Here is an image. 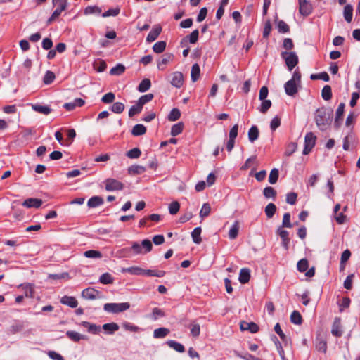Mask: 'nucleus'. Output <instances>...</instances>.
Here are the masks:
<instances>
[{
  "mask_svg": "<svg viewBox=\"0 0 360 360\" xmlns=\"http://www.w3.org/2000/svg\"><path fill=\"white\" fill-rule=\"evenodd\" d=\"M332 117V110L326 108L317 109L314 113V121L317 127L321 131L327 130L331 124Z\"/></svg>",
  "mask_w": 360,
  "mask_h": 360,
  "instance_id": "f257e3e1",
  "label": "nucleus"
},
{
  "mask_svg": "<svg viewBox=\"0 0 360 360\" xmlns=\"http://www.w3.org/2000/svg\"><path fill=\"white\" fill-rule=\"evenodd\" d=\"M122 273H129L131 275H146L148 276L163 277L165 275V271L162 270H150L143 269L139 266H131L128 268H122Z\"/></svg>",
  "mask_w": 360,
  "mask_h": 360,
  "instance_id": "f03ea898",
  "label": "nucleus"
},
{
  "mask_svg": "<svg viewBox=\"0 0 360 360\" xmlns=\"http://www.w3.org/2000/svg\"><path fill=\"white\" fill-rule=\"evenodd\" d=\"M153 248L152 243L148 239L142 240L141 244H139L136 242L132 243L130 248L122 249L121 252H129L132 251L134 255L146 254L151 251Z\"/></svg>",
  "mask_w": 360,
  "mask_h": 360,
  "instance_id": "7ed1b4c3",
  "label": "nucleus"
},
{
  "mask_svg": "<svg viewBox=\"0 0 360 360\" xmlns=\"http://www.w3.org/2000/svg\"><path fill=\"white\" fill-rule=\"evenodd\" d=\"M130 308L129 302L122 303H106L103 306V309L109 313L118 314Z\"/></svg>",
  "mask_w": 360,
  "mask_h": 360,
  "instance_id": "20e7f679",
  "label": "nucleus"
},
{
  "mask_svg": "<svg viewBox=\"0 0 360 360\" xmlns=\"http://www.w3.org/2000/svg\"><path fill=\"white\" fill-rule=\"evenodd\" d=\"M281 57L285 60L288 69L291 71L298 63V56L295 52L284 51L281 53Z\"/></svg>",
  "mask_w": 360,
  "mask_h": 360,
  "instance_id": "39448f33",
  "label": "nucleus"
},
{
  "mask_svg": "<svg viewBox=\"0 0 360 360\" xmlns=\"http://www.w3.org/2000/svg\"><path fill=\"white\" fill-rule=\"evenodd\" d=\"M316 141V136L312 132H308L304 137V148L303 154H309L314 147Z\"/></svg>",
  "mask_w": 360,
  "mask_h": 360,
  "instance_id": "423d86ee",
  "label": "nucleus"
},
{
  "mask_svg": "<svg viewBox=\"0 0 360 360\" xmlns=\"http://www.w3.org/2000/svg\"><path fill=\"white\" fill-rule=\"evenodd\" d=\"M82 297L86 300H96L103 298V294L100 291L93 288H87L84 289L82 292Z\"/></svg>",
  "mask_w": 360,
  "mask_h": 360,
  "instance_id": "0eeeda50",
  "label": "nucleus"
},
{
  "mask_svg": "<svg viewBox=\"0 0 360 360\" xmlns=\"http://www.w3.org/2000/svg\"><path fill=\"white\" fill-rule=\"evenodd\" d=\"M105 185V189L108 191H121L124 188V184L115 179H107Z\"/></svg>",
  "mask_w": 360,
  "mask_h": 360,
  "instance_id": "6e6552de",
  "label": "nucleus"
},
{
  "mask_svg": "<svg viewBox=\"0 0 360 360\" xmlns=\"http://www.w3.org/2000/svg\"><path fill=\"white\" fill-rule=\"evenodd\" d=\"M56 5H58V8L53 11L51 16L48 19V24H50L56 20L60 15L61 12L66 9L67 1H60V2L58 3Z\"/></svg>",
  "mask_w": 360,
  "mask_h": 360,
  "instance_id": "1a4fd4ad",
  "label": "nucleus"
},
{
  "mask_svg": "<svg viewBox=\"0 0 360 360\" xmlns=\"http://www.w3.org/2000/svg\"><path fill=\"white\" fill-rule=\"evenodd\" d=\"M299 11L301 15L307 16L312 11V6L307 0H299Z\"/></svg>",
  "mask_w": 360,
  "mask_h": 360,
  "instance_id": "9d476101",
  "label": "nucleus"
},
{
  "mask_svg": "<svg viewBox=\"0 0 360 360\" xmlns=\"http://www.w3.org/2000/svg\"><path fill=\"white\" fill-rule=\"evenodd\" d=\"M276 233L281 237L282 240V245L287 250L289 248L290 238L288 231L283 229L282 227H278L276 230Z\"/></svg>",
  "mask_w": 360,
  "mask_h": 360,
  "instance_id": "9b49d317",
  "label": "nucleus"
},
{
  "mask_svg": "<svg viewBox=\"0 0 360 360\" xmlns=\"http://www.w3.org/2000/svg\"><path fill=\"white\" fill-rule=\"evenodd\" d=\"M285 91L287 95L294 96L297 93L296 82L293 80L288 81L284 86Z\"/></svg>",
  "mask_w": 360,
  "mask_h": 360,
  "instance_id": "f8f14e48",
  "label": "nucleus"
},
{
  "mask_svg": "<svg viewBox=\"0 0 360 360\" xmlns=\"http://www.w3.org/2000/svg\"><path fill=\"white\" fill-rule=\"evenodd\" d=\"M171 84L176 88H180L184 84L183 74L180 72H174L172 74Z\"/></svg>",
  "mask_w": 360,
  "mask_h": 360,
  "instance_id": "ddd939ff",
  "label": "nucleus"
},
{
  "mask_svg": "<svg viewBox=\"0 0 360 360\" xmlns=\"http://www.w3.org/2000/svg\"><path fill=\"white\" fill-rule=\"evenodd\" d=\"M331 333L336 337H340L342 334L341 319L340 318L336 317L333 321L332 326Z\"/></svg>",
  "mask_w": 360,
  "mask_h": 360,
  "instance_id": "4468645a",
  "label": "nucleus"
},
{
  "mask_svg": "<svg viewBox=\"0 0 360 360\" xmlns=\"http://www.w3.org/2000/svg\"><path fill=\"white\" fill-rule=\"evenodd\" d=\"M240 327L242 330H250L252 333L259 330L258 326L253 322L241 321Z\"/></svg>",
  "mask_w": 360,
  "mask_h": 360,
  "instance_id": "2eb2a0df",
  "label": "nucleus"
},
{
  "mask_svg": "<svg viewBox=\"0 0 360 360\" xmlns=\"http://www.w3.org/2000/svg\"><path fill=\"white\" fill-rule=\"evenodd\" d=\"M161 31L162 27L160 25H155L148 34L146 41L148 42L154 41L158 37Z\"/></svg>",
  "mask_w": 360,
  "mask_h": 360,
  "instance_id": "dca6fc26",
  "label": "nucleus"
},
{
  "mask_svg": "<svg viewBox=\"0 0 360 360\" xmlns=\"http://www.w3.org/2000/svg\"><path fill=\"white\" fill-rule=\"evenodd\" d=\"M42 204V200L38 198H28L22 202V205L26 207H39Z\"/></svg>",
  "mask_w": 360,
  "mask_h": 360,
  "instance_id": "f3484780",
  "label": "nucleus"
},
{
  "mask_svg": "<svg viewBox=\"0 0 360 360\" xmlns=\"http://www.w3.org/2000/svg\"><path fill=\"white\" fill-rule=\"evenodd\" d=\"M174 56L172 53H166L162 56V59L158 63V68L163 70L165 65L173 60Z\"/></svg>",
  "mask_w": 360,
  "mask_h": 360,
  "instance_id": "a211bd4d",
  "label": "nucleus"
},
{
  "mask_svg": "<svg viewBox=\"0 0 360 360\" xmlns=\"http://www.w3.org/2000/svg\"><path fill=\"white\" fill-rule=\"evenodd\" d=\"M250 278V271L247 268H243L240 270L239 274V278L238 280L240 283L245 284L248 283Z\"/></svg>",
  "mask_w": 360,
  "mask_h": 360,
  "instance_id": "6ab92c4d",
  "label": "nucleus"
},
{
  "mask_svg": "<svg viewBox=\"0 0 360 360\" xmlns=\"http://www.w3.org/2000/svg\"><path fill=\"white\" fill-rule=\"evenodd\" d=\"M60 302L63 304L68 305L72 308H75L77 304V300L74 297L70 296H63Z\"/></svg>",
  "mask_w": 360,
  "mask_h": 360,
  "instance_id": "aec40b11",
  "label": "nucleus"
},
{
  "mask_svg": "<svg viewBox=\"0 0 360 360\" xmlns=\"http://www.w3.org/2000/svg\"><path fill=\"white\" fill-rule=\"evenodd\" d=\"M146 167L139 165H133L128 167V173L131 175L141 174L146 172Z\"/></svg>",
  "mask_w": 360,
  "mask_h": 360,
  "instance_id": "412c9836",
  "label": "nucleus"
},
{
  "mask_svg": "<svg viewBox=\"0 0 360 360\" xmlns=\"http://www.w3.org/2000/svg\"><path fill=\"white\" fill-rule=\"evenodd\" d=\"M81 325L86 328L89 333L93 334H97L101 330V327L99 326H96V324L91 323L88 321H82Z\"/></svg>",
  "mask_w": 360,
  "mask_h": 360,
  "instance_id": "4be33fe9",
  "label": "nucleus"
},
{
  "mask_svg": "<svg viewBox=\"0 0 360 360\" xmlns=\"http://www.w3.org/2000/svg\"><path fill=\"white\" fill-rule=\"evenodd\" d=\"M24 329V325L22 322L15 321L13 325H11L8 329V332L10 334L14 335Z\"/></svg>",
  "mask_w": 360,
  "mask_h": 360,
  "instance_id": "5701e85b",
  "label": "nucleus"
},
{
  "mask_svg": "<svg viewBox=\"0 0 360 360\" xmlns=\"http://www.w3.org/2000/svg\"><path fill=\"white\" fill-rule=\"evenodd\" d=\"M66 335L74 342H79L81 340L87 339L84 335H82L77 332L68 330L66 332Z\"/></svg>",
  "mask_w": 360,
  "mask_h": 360,
  "instance_id": "b1692460",
  "label": "nucleus"
},
{
  "mask_svg": "<svg viewBox=\"0 0 360 360\" xmlns=\"http://www.w3.org/2000/svg\"><path fill=\"white\" fill-rule=\"evenodd\" d=\"M20 287L22 288L25 290V295L27 297H33L34 296V285L31 283L21 284Z\"/></svg>",
  "mask_w": 360,
  "mask_h": 360,
  "instance_id": "393cba45",
  "label": "nucleus"
},
{
  "mask_svg": "<svg viewBox=\"0 0 360 360\" xmlns=\"http://www.w3.org/2000/svg\"><path fill=\"white\" fill-rule=\"evenodd\" d=\"M344 109H345V103H341L337 110H336V115H335V124L337 126H339L340 124V122L342 120V115L344 113Z\"/></svg>",
  "mask_w": 360,
  "mask_h": 360,
  "instance_id": "a878e982",
  "label": "nucleus"
},
{
  "mask_svg": "<svg viewBox=\"0 0 360 360\" xmlns=\"http://www.w3.org/2000/svg\"><path fill=\"white\" fill-rule=\"evenodd\" d=\"M146 132V128L141 124H137L132 128L131 134L135 136H139L145 134Z\"/></svg>",
  "mask_w": 360,
  "mask_h": 360,
  "instance_id": "bb28decb",
  "label": "nucleus"
},
{
  "mask_svg": "<svg viewBox=\"0 0 360 360\" xmlns=\"http://www.w3.org/2000/svg\"><path fill=\"white\" fill-rule=\"evenodd\" d=\"M239 231V222L236 221L229 231V238L231 240L236 238Z\"/></svg>",
  "mask_w": 360,
  "mask_h": 360,
  "instance_id": "cd10ccee",
  "label": "nucleus"
},
{
  "mask_svg": "<svg viewBox=\"0 0 360 360\" xmlns=\"http://www.w3.org/2000/svg\"><path fill=\"white\" fill-rule=\"evenodd\" d=\"M103 203V200L101 197L94 196L88 200L87 205L89 207H96L99 205H101Z\"/></svg>",
  "mask_w": 360,
  "mask_h": 360,
  "instance_id": "c85d7f7f",
  "label": "nucleus"
},
{
  "mask_svg": "<svg viewBox=\"0 0 360 360\" xmlns=\"http://www.w3.org/2000/svg\"><path fill=\"white\" fill-rule=\"evenodd\" d=\"M167 344L170 348H172L178 352L182 353L185 351L184 346L182 344L176 342L175 340H168Z\"/></svg>",
  "mask_w": 360,
  "mask_h": 360,
  "instance_id": "c756f323",
  "label": "nucleus"
},
{
  "mask_svg": "<svg viewBox=\"0 0 360 360\" xmlns=\"http://www.w3.org/2000/svg\"><path fill=\"white\" fill-rule=\"evenodd\" d=\"M200 66L197 63L193 64L192 66L191 72V77L192 82H196L200 77Z\"/></svg>",
  "mask_w": 360,
  "mask_h": 360,
  "instance_id": "7c9ffc66",
  "label": "nucleus"
},
{
  "mask_svg": "<svg viewBox=\"0 0 360 360\" xmlns=\"http://www.w3.org/2000/svg\"><path fill=\"white\" fill-rule=\"evenodd\" d=\"M259 129L257 126H252L248 131V139L250 142L253 143L258 139Z\"/></svg>",
  "mask_w": 360,
  "mask_h": 360,
  "instance_id": "2f4dec72",
  "label": "nucleus"
},
{
  "mask_svg": "<svg viewBox=\"0 0 360 360\" xmlns=\"http://www.w3.org/2000/svg\"><path fill=\"white\" fill-rule=\"evenodd\" d=\"M353 7L350 4H347L344 8V18L345 20L350 22L352 20Z\"/></svg>",
  "mask_w": 360,
  "mask_h": 360,
  "instance_id": "473e14b6",
  "label": "nucleus"
},
{
  "mask_svg": "<svg viewBox=\"0 0 360 360\" xmlns=\"http://www.w3.org/2000/svg\"><path fill=\"white\" fill-rule=\"evenodd\" d=\"M151 86V82L149 79H143L138 86V91L140 92H146Z\"/></svg>",
  "mask_w": 360,
  "mask_h": 360,
  "instance_id": "72a5a7b5",
  "label": "nucleus"
},
{
  "mask_svg": "<svg viewBox=\"0 0 360 360\" xmlns=\"http://www.w3.org/2000/svg\"><path fill=\"white\" fill-rule=\"evenodd\" d=\"M169 333V330L166 328H159L153 332V336L155 338H162Z\"/></svg>",
  "mask_w": 360,
  "mask_h": 360,
  "instance_id": "f704fd0d",
  "label": "nucleus"
},
{
  "mask_svg": "<svg viewBox=\"0 0 360 360\" xmlns=\"http://www.w3.org/2000/svg\"><path fill=\"white\" fill-rule=\"evenodd\" d=\"M201 234V228L200 227H196L194 229V230L191 233V236L193 238V240L196 244H200L202 241V238L200 237Z\"/></svg>",
  "mask_w": 360,
  "mask_h": 360,
  "instance_id": "c9c22d12",
  "label": "nucleus"
},
{
  "mask_svg": "<svg viewBox=\"0 0 360 360\" xmlns=\"http://www.w3.org/2000/svg\"><path fill=\"white\" fill-rule=\"evenodd\" d=\"M32 109L36 112H40L44 115H48L51 111V108L49 106L41 105H32Z\"/></svg>",
  "mask_w": 360,
  "mask_h": 360,
  "instance_id": "e433bc0d",
  "label": "nucleus"
},
{
  "mask_svg": "<svg viewBox=\"0 0 360 360\" xmlns=\"http://www.w3.org/2000/svg\"><path fill=\"white\" fill-rule=\"evenodd\" d=\"M321 96L325 101H329L332 98V90L329 85L323 86L321 91Z\"/></svg>",
  "mask_w": 360,
  "mask_h": 360,
  "instance_id": "4c0bfd02",
  "label": "nucleus"
},
{
  "mask_svg": "<svg viewBox=\"0 0 360 360\" xmlns=\"http://www.w3.org/2000/svg\"><path fill=\"white\" fill-rule=\"evenodd\" d=\"M102 12L100 7L97 6H89L84 9L85 15L97 14L99 15Z\"/></svg>",
  "mask_w": 360,
  "mask_h": 360,
  "instance_id": "58836bf2",
  "label": "nucleus"
},
{
  "mask_svg": "<svg viewBox=\"0 0 360 360\" xmlns=\"http://www.w3.org/2000/svg\"><path fill=\"white\" fill-rule=\"evenodd\" d=\"M184 129V123L183 122H179L174 125L172 126L171 129V135L172 136H176L179 134H180Z\"/></svg>",
  "mask_w": 360,
  "mask_h": 360,
  "instance_id": "ea45409f",
  "label": "nucleus"
},
{
  "mask_svg": "<svg viewBox=\"0 0 360 360\" xmlns=\"http://www.w3.org/2000/svg\"><path fill=\"white\" fill-rule=\"evenodd\" d=\"M276 205L274 204V203H269L266 207H265V214L266 215V217L270 219L271 218L275 212H276Z\"/></svg>",
  "mask_w": 360,
  "mask_h": 360,
  "instance_id": "a19ab883",
  "label": "nucleus"
},
{
  "mask_svg": "<svg viewBox=\"0 0 360 360\" xmlns=\"http://www.w3.org/2000/svg\"><path fill=\"white\" fill-rule=\"evenodd\" d=\"M143 106L137 101L136 104L131 106L129 110V116L132 117L134 115L141 112Z\"/></svg>",
  "mask_w": 360,
  "mask_h": 360,
  "instance_id": "79ce46f5",
  "label": "nucleus"
},
{
  "mask_svg": "<svg viewBox=\"0 0 360 360\" xmlns=\"http://www.w3.org/2000/svg\"><path fill=\"white\" fill-rule=\"evenodd\" d=\"M141 151L138 148H134L127 152L126 155L130 159H137L140 157Z\"/></svg>",
  "mask_w": 360,
  "mask_h": 360,
  "instance_id": "37998d69",
  "label": "nucleus"
},
{
  "mask_svg": "<svg viewBox=\"0 0 360 360\" xmlns=\"http://www.w3.org/2000/svg\"><path fill=\"white\" fill-rule=\"evenodd\" d=\"M181 112L178 108H173L168 115V120L174 122L179 119Z\"/></svg>",
  "mask_w": 360,
  "mask_h": 360,
  "instance_id": "c03bdc74",
  "label": "nucleus"
},
{
  "mask_svg": "<svg viewBox=\"0 0 360 360\" xmlns=\"http://www.w3.org/2000/svg\"><path fill=\"white\" fill-rule=\"evenodd\" d=\"M103 330L112 334L119 329V326L115 323H105L103 326Z\"/></svg>",
  "mask_w": 360,
  "mask_h": 360,
  "instance_id": "a18cd8bd",
  "label": "nucleus"
},
{
  "mask_svg": "<svg viewBox=\"0 0 360 360\" xmlns=\"http://www.w3.org/2000/svg\"><path fill=\"white\" fill-rule=\"evenodd\" d=\"M165 48H166V42L161 41L156 42L153 45V50L154 52H155L157 53H160L165 51Z\"/></svg>",
  "mask_w": 360,
  "mask_h": 360,
  "instance_id": "49530a36",
  "label": "nucleus"
},
{
  "mask_svg": "<svg viewBox=\"0 0 360 360\" xmlns=\"http://www.w3.org/2000/svg\"><path fill=\"white\" fill-rule=\"evenodd\" d=\"M310 78L312 80L321 79L325 82H328L330 79L329 75L326 72H323L319 74H313L310 76Z\"/></svg>",
  "mask_w": 360,
  "mask_h": 360,
  "instance_id": "de8ad7c7",
  "label": "nucleus"
},
{
  "mask_svg": "<svg viewBox=\"0 0 360 360\" xmlns=\"http://www.w3.org/2000/svg\"><path fill=\"white\" fill-rule=\"evenodd\" d=\"M277 27L278 32L281 33H287L290 31V27L288 24L282 20L277 21Z\"/></svg>",
  "mask_w": 360,
  "mask_h": 360,
  "instance_id": "09e8293b",
  "label": "nucleus"
},
{
  "mask_svg": "<svg viewBox=\"0 0 360 360\" xmlns=\"http://www.w3.org/2000/svg\"><path fill=\"white\" fill-rule=\"evenodd\" d=\"M278 169H273L270 172L269 176V181L271 184H274L277 182L278 179Z\"/></svg>",
  "mask_w": 360,
  "mask_h": 360,
  "instance_id": "8fccbe9b",
  "label": "nucleus"
},
{
  "mask_svg": "<svg viewBox=\"0 0 360 360\" xmlns=\"http://www.w3.org/2000/svg\"><path fill=\"white\" fill-rule=\"evenodd\" d=\"M56 76L55 74L50 70L46 72L45 75L43 79V82L45 84H50L55 79Z\"/></svg>",
  "mask_w": 360,
  "mask_h": 360,
  "instance_id": "3c124183",
  "label": "nucleus"
},
{
  "mask_svg": "<svg viewBox=\"0 0 360 360\" xmlns=\"http://www.w3.org/2000/svg\"><path fill=\"white\" fill-rule=\"evenodd\" d=\"M290 321L296 325H300L302 323V319L297 311H294L290 315Z\"/></svg>",
  "mask_w": 360,
  "mask_h": 360,
  "instance_id": "603ef678",
  "label": "nucleus"
},
{
  "mask_svg": "<svg viewBox=\"0 0 360 360\" xmlns=\"http://www.w3.org/2000/svg\"><path fill=\"white\" fill-rule=\"evenodd\" d=\"M110 110L115 113H121L124 110V105L121 102H116L111 106Z\"/></svg>",
  "mask_w": 360,
  "mask_h": 360,
  "instance_id": "864d4df0",
  "label": "nucleus"
},
{
  "mask_svg": "<svg viewBox=\"0 0 360 360\" xmlns=\"http://www.w3.org/2000/svg\"><path fill=\"white\" fill-rule=\"evenodd\" d=\"M125 70V67L122 64H117L115 67L110 70V74L113 75H120Z\"/></svg>",
  "mask_w": 360,
  "mask_h": 360,
  "instance_id": "5fc2aeb1",
  "label": "nucleus"
},
{
  "mask_svg": "<svg viewBox=\"0 0 360 360\" xmlns=\"http://www.w3.org/2000/svg\"><path fill=\"white\" fill-rule=\"evenodd\" d=\"M99 281L103 284H110L113 283V278L110 274L105 273L100 276Z\"/></svg>",
  "mask_w": 360,
  "mask_h": 360,
  "instance_id": "6e6d98bb",
  "label": "nucleus"
},
{
  "mask_svg": "<svg viewBox=\"0 0 360 360\" xmlns=\"http://www.w3.org/2000/svg\"><path fill=\"white\" fill-rule=\"evenodd\" d=\"M84 255L86 257L88 258H100L102 257V254L101 252L94 250L85 251Z\"/></svg>",
  "mask_w": 360,
  "mask_h": 360,
  "instance_id": "4d7b16f0",
  "label": "nucleus"
},
{
  "mask_svg": "<svg viewBox=\"0 0 360 360\" xmlns=\"http://www.w3.org/2000/svg\"><path fill=\"white\" fill-rule=\"evenodd\" d=\"M293 226L290 222V214L286 212L283 214L282 226L281 227L283 228H292Z\"/></svg>",
  "mask_w": 360,
  "mask_h": 360,
  "instance_id": "13d9d810",
  "label": "nucleus"
},
{
  "mask_svg": "<svg viewBox=\"0 0 360 360\" xmlns=\"http://www.w3.org/2000/svg\"><path fill=\"white\" fill-rule=\"evenodd\" d=\"M263 194L266 198H274L276 195V191L272 187H266L263 191Z\"/></svg>",
  "mask_w": 360,
  "mask_h": 360,
  "instance_id": "bf43d9fd",
  "label": "nucleus"
},
{
  "mask_svg": "<svg viewBox=\"0 0 360 360\" xmlns=\"http://www.w3.org/2000/svg\"><path fill=\"white\" fill-rule=\"evenodd\" d=\"M165 316V314L162 309L155 307L153 309L152 314H150V318L153 320H157L158 318L163 317Z\"/></svg>",
  "mask_w": 360,
  "mask_h": 360,
  "instance_id": "052dcab7",
  "label": "nucleus"
},
{
  "mask_svg": "<svg viewBox=\"0 0 360 360\" xmlns=\"http://www.w3.org/2000/svg\"><path fill=\"white\" fill-rule=\"evenodd\" d=\"M210 211H211V207H210V204L204 203L200 210V217L201 218H205V217H207L210 214Z\"/></svg>",
  "mask_w": 360,
  "mask_h": 360,
  "instance_id": "680f3d73",
  "label": "nucleus"
},
{
  "mask_svg": "<svg viewBox=\"0 0 360 360\" xmlns=\"http://www.w3.org/2000/svg\"><path fill=\"white\" fill-rule=\"evenodd\" d=\"M308 261L306 259H302L297 262V270L300 272H304L308 269Z\"/></svg>",
  "mask_w": 360,
  "mask_h": 360,
  "instance_id": "e2e57ef3",
  "label": "nucleus"
},
{
  "mask_svg": "<svg viewBox=\"0 0 360 360\" xmlns=\"http://www.w3.org/2000/svg\"><path fill=\"white\" fill-rule=\"evenodd\" d=\"M180 209V204L177 201H174L169 205V212L171 214H176Z\"/></svg>",
  "mask_w": 360,
  "mask_h": 360,
  "instance_id": "0e129e2a",
  "label": "nucleus"
},
{
  "mask_svg": "<svg viewBox=\"0 0 360 360\" xmlns=\"http://www.w3.org/2000/svg\"><path fill=\"white\" fill-rule=\"evenodd\" d=\"M271 102L270 100H263L261 105L259 108V111L262 113H265L271 108Z\"/></svg>",
  "mask_w": 360,
  "mask_h": 360,
  "instance_id": "69168bd1",
  "label": "nucleus"
},
{
  "mask_svg": "<svg viewBox=\"0 0 360 360\" xmlns=\"http://www.w3.org/2000/svg\"><path fill=\"white\" fill-rule=\"evenodd\" d=\"M115 96L112 92H109L105 94L101 98V101L104 103H111L114 101Z\"/></svg>",
  "mask_w": 360,
  "mask_h": 360,
  "instance_id": "338daca9",
  "label": "nucleus"
},
{
  "mask_svg": "<svg viewBox=\"0 0 360 360\" xmlns=\"http://www.w3.org/2000/svg\"><path fill=\"white\" fill-rule=\"evenodd\" d=\"M154 96L153 94H148L143 96H141L138 102L143 106L144 104L147 103L148 102H150L153 98Z\"/></svg>",
  "mask_w": 360,
  "mask_h": 360,
  "instance_id": "774afa93",
  "label": "nucleus"
}]
</instances>
